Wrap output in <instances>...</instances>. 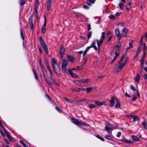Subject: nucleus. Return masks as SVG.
<instances>
[{
  "mask_svg": "<svg viewBox=\"0 0 147 147\" xmlns=\"http://www.w3.org/2000/svg\"><path fill=\"white\" fill-rule=\"evenodd\" d=\"M95 44L96 42L95 40H94L92 42L90 46L91 48L93 47L97 51L98 50V48L95 45Z\"/></svg>",
  "mask_w": 147,
  "mask_h": 147,
  "instance_id": "15",
  "label": "nucleus"
},
{
  "mask_svg": "<svg viewBox=\"0 0 147 147\" xmlns=\"http://www.w3.org/2000/svg\"><path fill=\"white\" fill-rule=\"evenodd\" d=\"M119 6L121 9H122L123 7V4L122 3H119Z\"/></svg>",
  "mask_w": 147,
  "mask_h": 147,
  "instance_id": "51",
  "label": "nucleus"
},
{
  "mask_svg": "<svg viewBox=\"0 0 147 147\" xmlns=\"http://www.w3.org/2000/svg\"><path fill=\"white\" fill-rule=\"evenodd\" d=\"M67 64V62L65 60H63V61L62 63V69L64 71H66V68Z\"/></svg>",
  "mask_w": 147,
  "mask_h": 147,
  "instance_id": "5",
  "label": "nucleus"
},
{
  "mask_svg": "<svg viewBox=\"0 0 147 147\" xmlns=\"http://www.w3.org/2000/svg\"><path fill=\"white\" fill-rule=\"evenodd\" d=\"M131 138L133 140L136 141H137L139 140V138L134 135H132L131 136Z\"/></svg>",
  "mask_w": 147,
  "mask_h": 147,
  "instance_id": "23",
  "label": "nucleus"
},
{
  "mask_svg": "<svg viewBox=\"0 0 147 147\" xmlns=\"http://www.w3.org/2000/svg\"><path fill=\"white\" fill-rule=\"evenodd\" d=\"M39 41L41 45L44 48L45 51L47 54H48V50L47 47V46L45 44L44 40L41 37H40Z\"/></svg>",
  "mask_w": 147,
  "mask_h": 147,
  "instance_id": "2",
  "label": "nucleus"
},
{
  "mask_svg": "<svg viewBox=\"0 0 147 147\" xmlns=\"http://www.w3.org/2000/svg\"><path fill=\"white\" fill-rule=\"evenodd\" d=\"M83 125L84 126L89 127L90 126V125L89 124H86L85 122H84L81 121V125Z\"/></svg>",
  "mask_w": 147,
  "mask_h": 147,
  "instance_id": "40",
  "label": "nucleus"
},
{
  "mask_svg": "<svg viewBox=\"0 0 147 147\" xmlns=\"http://www.w3.org/2000/svg\"><path fill=\"white\" fill-rule=\"evenodd\" d=\"M20 34L21 37L23 40H25V37L23 35V33L22 31V30H20Z\"/></svg>",
  "mask_w": 147,
  "mask_h": 147,
  "instance_id": "34",
  "label": "nucleus"
},
{
  "mask_svg": "<svg viewBox=\"0 0 147 147\" xmlns=\"http://www.w3.org/2000/svg\"><path fill=\"white\" fill-rule=\"evenodd\" d=\"M147 47L146 46V44L145 43H144L143 44V50L144 51H145Z\"/></svg>",
  "mask_w": 147,
  "mask_h": 147,
  "instance_id": "48",
  "label": "nucleus"
},
{
  "mask_svg": "<svg viewBox=\"0 0 147 147\" xmlns=\"http://www.w3.org/2000/svg\"><path fill=\"white\" fill-rule=\"evenodd\" d=\"M37 9H35V16L36 18H37L38 17V14Z\"/></svg>",
  "mask_w": 147,
  "mask_h": 147,
  "instance_id": "46",
  "label": "nucleus"
},
{
  "mask_svg": "<svg viewBox=\"0 0 147 147\" xmlns=\"http://www.w3.org/2000/svg\"><path fill=\"white\" fill-rule=\"evenodd\" d=\"M118 67L117 70V73H118L120 71H121V69L123 68V67L125 66L124 64H123L122 63H118Z\"/></svg>",
  "mask_w": 147,
  "mask_h": 147,
  "instance_id": "10",
  "label": "nucleus"
},
{
  "mask_svg": "<svg viewBox=\"0 0 147 147\" xmlns=\"http://www.w3.org/2000/svg\"><path fill=\"white\" fill-rule=\"evenodd\" d=\"M20 5H23L26 3L25 0H20Z\"/></svg>",
  "mask_w": 147,
  "mask_h": 147,
  "instance_id": "37",
  "label": "nucleus"
},
{
  "mask_svg": "<svg viewBox=\"0 0 147 147\" xmlns=\"http://www.w3.org/2000/svg\"><path fill=\"white\" fill-rule=\"evenodd\" d=\"M130 88L133 91L136 90V89L134 86L132 85H131L130 86Z\"/></svg>",
  "mask_w": 147,
  "mask_h": 147,
  "instance_id": "54",
  "label": "nucleus"
},
{
  "mask_svg": "<svg viewBox=\"0 0 147 147\" xmlns=\"http://www.w3.org/2000/svg\"><path fill=\"white\" fill-rule=\"evenodd\" d=\"M92 35V32L91 31L90 32H89L88 34V39H89L91 38Z\"/></svg>",
  "mask_w": 147,
  "mask_h": 147,
  "instance_id": "43",
  "label": "nucleus"
},
{
  "mask_svg": "<svg viewBox=\"0 0 147 147\" xmlns=\"http://www.w3.org/2000/svg\"><path fill=\"white\" fill-rule=\"evenodd\" d=\"M20 142L22 144L24 147H28V146L25 144L22 141L20 140Z\"/></svg>",
  "mask_w": 147,
  "mask_h": 147,
  "instance_id": "42",
  "label": "nucleus"
},
{
  "mask_svg": "<svg viewBox=\"0 0 147 147\" xmlns=\"http://www.w3.org/2000/svg\"><path fill=\"white\" fill-rule=\"evenodd\" d=\"M32 69L34 73L35 77L36 80H38V77L37 75V73L35 70L34 69V68L33 67L32 68Z\"/></svg>",
  "mask_w": 147,
  "mask_h": 147,
  "instance_id": "20",
  "label": "nucleus"
},
{
  "mask_svg": "<svg viewBox=\"0 0 147 147\" xmlns=\"http://www.w3.org/2000/svg\"><path fill=\"white\" fill-rule=\"evenodd\" d=\"M120 49H117L115 50V54L113 55L114 59H113L110 62V63L112 64L113 63V62L115 60L117 57L118 56L119 54Z\"/></svg>",
  "mask_w": 147,
  "mask_h": 147,
  "instance_id": "3",
  "label": "nucleus"
},
{
  "mask_svg": "<svg viewBox=\"0 0 147 147\" xmlns=\"http://www.w3.org/2000/svg\"><path fill=\"white\" fill-rule=\"evenodd\" d=\"M65 48L63 46H61L60 51V54L61 57H62L65 53Z\"/></svg>",
  "mask_w": 147,
  "mask_h": 147,
  "instance_id": "13",
  "label": "nucleus"
},
{
  "mask_svg": "<svg viewBox=\"0 0 147 147\" xmlns=\"http://www.w3.org/2000/svg\"><path fill=\"white\" fill-rule=\"evenodd\" d=\"M64 99L68 102H70L71 103L77 104L78 101L75 100H72L68 99L67 97H64Z\"/></svg>",
  "mask_w": 147,
  "mask_h": 147,
  "instance_id": "8",
  "label": "nucleus"
},
{
  "mask_svg": "<svg viewBox=\"0 0 147 147\" xmlns=\"http://www.w3.org/2000/svg\"><path fill=\"white\" fill-rule=\"evenodd\" d=\"M128 32V30L127 29L125 28L123 29L122 30V35L124 37H126Z\"/></svg>",
  "mask_w": 147,
  "mask_h": 147,
  "instance_id": "12",
  "label": "nucleus"
},
{
  "mask_svg": "<svg viewBox=\"0 0 147 147\" xmlns=\"http://www.w3.org/2000/svg\"><path fill=\"white\" fill-rule=\"evenodd\" d=\"M141 51H140L139 49H137V51L136 53V55L135 56V58H138V56L140 53Z\"/></svg>",
  "mask_w": 147,
  "mask_h": 147,
  "instance_id": "38",
  "label": "nucleus"
},
{
  "mask_svg": "<svg viewBox=\"0 0 147 147\" xmlns=\"http://www.w3.org/2000/svg\"><path fill=\"white\" fill-rule=\"evenodd\" d=\"M133 42V41L131 40L129 43V47H128L129 49H131L133 47L132 44Z\"/></svg>",
  "mask_w": 147,
  "mask_h": 147,
  "instance_id": "35",
  "label": "nucleus"
},
{
  "mask_svg": "<svg viewBox=\"0 0 147 147\" xmlns=\"http://www.w3.org/2000/svg\"><path fill=\"white\" fill-rule=\"evenodd\" d=\"M121 133L120 132H119L117 134V136L119 138L120 137L121 135Z\"/></svg>",
  "mask_w": 147,
  "mask_h": 147,
  "instance_id": "62",
  "label": "nucleus"
},
{
  "mask_svg": "<svg viewBox=\"0 0 147 147\" xmlns=\"http://www.w3.org/2000/svg\"><path fill=\"white\" fill-rule=\"evenodd\" d=\"M91 48L90 46L87 47L86 50L84 52L83 56H84L86 53L87 52L89 51V49Z\"/></svg>",
  "mask_w": 147,
  "mask_h": 147,
  "instance_id": "25",
  "label": "nucleus"
},
{
  "mask_svg": "<svg viewBox=\"0 0 147 147\" xmlns=\"http://www.w3.org/2000/svg\"><path fill=\"white\" fill-rule=\"evenodd\" d=\"M140 78V76L138 74L136 77L135 81L136 82H138L139 79Z\"/></svg>",
  "mask_w": 147,
  "mask_h": 147,
  "instance_id": "41",
  "label": "nucleus"
},
{
  "mask_svg": "<svg viewBox=\"0 0 147 147\" xmlns=\"http://www.w3.org/2000/svg\"><path fill=\"white\" fill-rule=\"evenodd\" d=\"M133 119V121H138L139 119V117L137 115H131Z\"/></svg>",
  "mask_w": 147,
  "mask_h": 147,
  "instance_id": "18",
  "label": "nucleus"
},
{
  "mask_svg": "<svg viewBox=\"0 0 147 147\" xmlns=\"http://www.w3.org/2000/svg\"><path fill=\"white\" fill-rule=\"evenodd\" d=\"M69 72L70 75L73 77L74 78H76L78 77L77 76L76 74L72 73V71L70 69H69Z\"/></svg>",
  "mask_w": 147,
  "mask_h": 147,
  "instance_id": "19",
  "label": "nucleus"
},
{
  "mask_svg": "<svg viewBox=\"0 0 147 147\" xmlns=\"http://www.w3.org/2000/svg\"><path fill=\"white\" fill-rule=\"evenodd\" d=\"M88 106L90 109H93L96 107L95 105L92 104H89Z\"/></svg>",
  "mask_w": 147,
  "mask_h": 147,
  "instance_id": "39",
  "label": "nucleus"
},
{
  "mask_svg": "<svg viewBox=\"0 0 147 147\" xmlns=\"http://www.w3.org/2000/svg\"><path fill=\"white\" fill-rule=\"evenodd\" d=\"M51 0H48L47 1V10L49 11L51 8Z\"/></svg>",
  "mask_w": 147,
  "mask_h": 147,
  "instance_id": "11",
  "label": "nucleus"
},
{
  "mask_svg": "<svg viewBox=\"0 0 147 147\" xmlns=\"http://www.w3.org/2000/svg\"><path fill=\"white\" fill-rule=\"evenodd\" d=\"M67 58L68 59L71 61H73L74 60V58L71 57L70 55H67Z\"/></svg>",
  "mask_w": 147,
  "mask_h": 147,
  "instance_id": "28",
  "label": "nucleus"
},
{
  "mask_svg": "<svg viewBox=\"0 0 147 147\" xmlns=\"http://www.w3.org/2000/svg\"><path fill=\"white\" fill-rule=\"evenodd\" d=\"M55 109L58 112L60 113L61 112V110L58 107H56Z\"/></svg>",
  "mask_w": 147,
  "mask_h": 147,
  "instance_id": "52",
  "label": "nucleus"
},
{
  "mask_svg": "<svg viewBox=\"0 0 147 147\" xmlns=\"http://www.w3.org/2000/svg\"><path fill=\"white\" fill-rule=\"evenodd\" d=\"M50 73V77L51 78V79H52V78H54L53 77V74L52 73V71L49 72Z\"/></svg>",
  "mask_w": 147,
  "mask_h": 147,
  "instance_id": "53",
  "label": "nucleus"
},
{
  "mask_svg": "<svg viewBox=\"0 0 147 147\" xmlns=\"http://www.w3.org/2000/svg\"><path fill=\"white\" fill-rule=\"evenodd\" d=\"M88 30H90L91 29V26L90 24H89L88 25Z\"/></svg>",
  "mask_w": 147,
  "mask_h": 147,
  "instance_id": "63",
  "label": "nucleus"
},
{
  "mask_svg": "<svg viewBox=\"0 0 147 147\" xmlns=\"http://www.w3.org/2000/svg\"><path fill=\"white\" fill-rule=\"evenodd\" d=\"M71 90L73 92H78L80 91V88H72Z\"/></svg>",
  "mask_w": 147,
  "mask_h": 147,
  "instance_id": "22",
  "label": "nucleus"
},
{
  "mask_svg": "<svg viewBox=\"0 0 147 147\" xmlns=\"http://www.w3.org/2000/svg\"><path fill=\"white\" fill-rule=\"evenodd\" d=\"M115 33L118 39L120 41L121 38V36L118 29H117L115 30Z\"/></svg>",
  "mask_w": 147,
  "mask_h": 147,
  "instance_id": "7",
  "label": "nucleus"
},
{
  "mask_svg": "<svg viewBox=\"0 0 147 147\" xmlns=\"http://www.w3.org/2000/svg\"><path fill=\"white\" fill-rule=\"evenodd\" d=\"M89 80L88 79H80V81L81 82V83H85L87 82H89Z\"/></svg>",
  "mask_w": 147,
  "mask_h": 147,
  "instance_id": "24",
  "label": "nucleus"
},
{
  "mask_svg": "<svg viewBox=\"0 0 147 147\" xmlns=\"http://www.w3.org/2000/svg\"><path fill=\"white\" fill-rule=\"evenodd\" d=\"M122 141L124 142L128 143H132L133 142V141L131 140L125 139L123 140Z\"/></svg>",
  "mask_w": 147,
  "mask_h": 147,
  "instance_id": "26",
  "label": "nucleus"
},
{
  "mask_svg": "<svg viewBox=\"0 0 147 147\" xmlns=\"http://www.w3.org/2000/svg\"><path fill=\"white\" fill-rule=\"evenodd\" d=\"M146 54V52L145 51H144L143 54L142 56V59H141V61H144V59L145 58V56Z\"/></svg>",
  "mask_w": 147,
  "mask_h": 147,
  "instance_id": "31",
  "label": "nucleus"
},
{
  "mask_svg": "<svg viewBox=\"0 0 147 147\" xmlns=\"http://www.w3.org/2000/svg\"><path fill=\"white\" fill-rule=\"evenodd\" d=\"M46 67L47 70L49 71V72L52 71L49 65L48 62L47 61L46 62Z\"/></svg>",
  "mask_w": 147,
  "mask_h": 147,
  "instance_id": "27",
  "label": "nucleus"
},
{
  "mask_svg": "<svg viewBox=\"0 0 147 147\" xmlns=\"http://www.w3.org/2000/svg\"><path fill=\"white\" fill-rule=\"evenodd\" d=\"M144 67V61H141V68H143Z\"/></svg>",
  "mask_w": 147,
  "mask_h": 147,
  "instance_id": "49",
  "label": "nucleus"
},
{
  "mask_svg": "<svg viewBox=\"0 0 147 147\" xmlns=\"http://www.w3.org/2000/svg\"><path fill=\"white\" fill-rule=\"evenodd\" d=\"M95 103L97 105L99 106H101L104 105L105 102H99V101H96L95 102Z\"/></svg>",
  "mask_w": 147,
  "mask_h": 147,
  "instance_id": "21",
  "label": "nucleus"
},
{
  "mask_svg": "<svg viewBox=\"0 0 147 147\" xmlns=\"http://www.w3.org/2000/svg\"><path fill=\"white\" fill-rule=\"evenodd\" d=\"M105 32H103L102 33L100 39L102 40H103L105 39Z\"/></svg>",
  "mask_w": 147,
  "mask_h": 147,
  "instance_id": "29",
  "label": "nucleus"
},
{
  "mask_svg": "<svg viewBox=\"0 0 147 147\" xmlns=\"http://www.w3.org/2000/svg\"><path fill=\"white\" fill-rule=\"evenodd\" d=\"M128 61V59H126L124 61V63H122L123 64H124V65L125 66L126 64Z\"/></svg>",
  "mask_w": 147,
  "mask_h": 147,
  "instance_id": "58",
  "label": "nucleus"
},
{
  "mask_svg": "<svg viewBox=\"0 0 147 147\" xmlns=\"http://www.w3.org/2000/svg\"><path fill=\"white\" fill-rule=\"evenodd\" d=\"M71 121L74 123L77 126H78L79 125H81V121H78L75 118H71Z\"/></svg>",
  "mask_w": 147,
  "mask_h": 147,
  "instance_id": "6",
  "label": "nucleus"
},
{
  "mask_svg": "<svg viewBox=\"0 0 147 147\" xmlns=\"http://www.w3.org/2000/svg\"><path fill=\"white\" fill-rule=\"evenodd\" d=\"M77 53H79L80 54H83L84 52L82 51H81L77 52Z\"/></svg>",
  "mask_w": 147,
  "mask_h": 147,
  "instance_id": "60",
  "label": "nucleus"
},
{
  "mask_svg": "<svg viewBox=\"0 0 147 147\" xmlns=\"http://www.w3.org/2000/svg\"><path fill=\"white\" fill-rule=\"evenodd\" d=\"M105 137L109 140H111L112 139L110 135H107Z\"/></svg>",
  "mask_w": 147,
  "mask_h": 147,
  "instance_id": "47",
  "label": "nucleus"
},
{
  "mask_svg": "<svg viewBox=\"0 0 147 147\" xmlns=\"http://www.w3.org/2000/svg\"><path fill=\"white\" fill-rule=\"evenodd\" d=\"M32 18L31 21L30 22V24L31 29L32 30H33L34 29V24H33V22L32 21Z\"/></svg>",
  "mask_w": 147,
  "mask_h": 147,
  "instance_id": "32",
  "label": "nucleus"
},
{
  "mask_svg": "<svg viewBox=\"0 0 147 147\" xmlns=\"http://www.w3.org/2000/svg\"><path fill=\"white\" fill-rule=\"evenodd\" d=\"M42 73L43 75V76L44 77V78L45 80V82H46V83L50 87H52L53 86V84L48 79L45 72Z\"/></svg>",
  "mask_w": 147,
  "mask_h": 147,
  "instance_id": "4",
  "label": "nucleus"
},
{
  "mask_svg": "<svg viewBox=\"0 0 147 147\" xmlns=\"http://www.w3.org/2000/svg\"><path fill=\"white\" fill-rule=\"evenodd\" d=\"M0 132L3 136L4 137L5 136L4 134L1 129H0Z\"/></svg>",
  "mask_w": 147,
  "mask_h": 147,
  "instance_id": "59",
  "label": "nucleus"
},
{
  "mask_svg": "<svg viewBox=\"0 0 147 147\" xmlns=\"http://www.w3.org/2000/svg\"><path fill=\"white\" fill-rule=\"evenodd\" d=\"M93 89V87L88 88L86 89L87 93L90 92Z\"/></svg>",
  "mask_w": 147,
  "mask_h": 147,
  "instance_id": "33",
  "label": "nucleus"
},
{
  "mask_svg": "<svg viewBox=\"0 0 147 147\" xmlns=\"http://www.w3.org/2000/svg\"><path fill=\"white\" fill-rule=\"evenodd\" d=\"M74 82L77 85H81V82L80 81V80H76Z\"/></svg>",
  "mask_w": 147,
  "mask_h": 147,
  "instance_id": "44",
  "label": "nucleus"
},
{
  "mask_svg": "<svg viewBox=\"0 0 147 147\" xmlns=\"http://www.w3.org/2000/svg\"><path fill=\"white\" fill-rule=\"evenodd\" d=\"M116 103L115 105V107L116 108H120L121 105L120 103V102L119 99L117 98L116 100Z\"/></svg>",
  "mask_w": 147,
  "mask_h": 147,
  "instance_id": "16",
  "label": "nucleus"
},
{
  "mask_svg": "<svg viewBox=\"0 0 147 147\" xmlns=\"http://www.w3.org/2000/svg\"><path fill=\"white\" fill-rule=\"evenodd\" d=\"M124 55H123L122 56V57H121V59H120V60L119 61V62H118V63H119V64L121 63L122 62V61H123V58H124Z\"/></svg>",
  "mask_w": 147,
  "mask_h": 147,
  "instance_id": "45",
  "label": "nucleus"
},
{
  "mask_svg": "<svg viewBox=\"0 0 147 147\" xmlns=\"http://www.w3.org/2000/svg\"><path fill=\"white\" fill-rule=\"evenodd\" d=\"M142 125H143L144 128L145 129H147V121H144V122L142 123Z\"/></svg>",
  "mask_w": 147,
  "mask_h": 147,
  "instance_id": "30",
  "label": "nucleus"
},
{
  "mask_svg": "<svg viewBox=\"0 0 147 147\" xmlns=\"http://www.w3.org/2000/svg\"><path fill=\"white\" fill-rule=\"evenodd\" d=\"M88 1L91 3L93 4L95 2V0H88Z\"/></svg>",
  "mask_w": 147,
  "mask_h": 147,
  "instance_id": "61",
  "label": "nucleus"
},
{
  "mask_svg": "<svg viewBox=\"0 0 147 147\" xmlns=\"http://www.w3.org/2000/svg\"><path fill=\"white\" fill-rule=\"evenodd\" d=\"M109 18L113 20L115 18V17L113 15H111L109 16Z\"/></svg>",
  "mask_w": 147,
  "mask_h": 147,
  "instance_id": "50",
  "label": "nucleus"
},
{
  "mask_svg": "<svg viewBox=\"0 0 147 147\" xmlns=\"http://www.w3.org/2000/svg\"><path fill=\"white\" fill-rule=\"evenodd\" d=\"M39 4V2L38 1V0H36V2L35 4V9H37L38 7V6Z\"/></svg>",
  "mask_w": 147,
  "mask_h": 147,
  "instance_id": "36",
  "label": "nucleus"
},
{
  "mask_svg": "<svg viewBox=\"0 0 147 147\" xmlns=\"http://www.w3.org/2000/svg\"><path fill=\"white\" fill-rule=\"evenodd\" d=\"M47 24L46 23H44L42 28V32L44 34H45L46 32V27Z\"/></svg>",
  "mask_w": 147,
  "mask_h": 147,
  "instance_id": "17",
  "label": "nucleus"
},
{
  "mask_svg": "<svg viewBox=\"0 0 147 147\" xmlns=\"http://www.w3.org/2000/svg\"><path fill=\"white\" fill-rule=\"evenodd\" d=\"M103 41V40L101 39H100V40H96L97 45L98 46V52L99 51L100 46L102 43Z\"/></svg>",
  "mask_w": 147,
  "mask_h": 147,
  "instance_id": "9",
  "label": "nucleus"
},
{
  "mask_svg": "<svg viewBox=\"0 0 147 147\" xmlns=\"http://www.w3.org/2000/svg\"><path fill=\"white\" fill-rule=\"evenodd\" d=\"M115 98L114 97H113L111 99L110 101V107H113L114 106V104H115Z\"/></svg>",
  "mask_w": 147,
  "mask_h": 147,
  "instance_id": "14",
  "label": "nucleus"
},
{
  "mask_svg": "<svg viewBox=\"0 0 147 147\" xmlns=\"http://www.w3.org/2000/svg\"><path fill=\"white\" fill-rule=\"evenodd\" d=\"M51 64L53 70L57 76H60L61 74L60 73V68L58 64L57 60L53 58L51 61Z\"/></svg>",
  "mask_w": 147,
  "mask_h": 147,
  "instance_id": "1",
  "label": "nucleus"
},
{
  "mask_svg": "<svg viewBox=\"0 0 147 147\" xmlns=\"http://www.w3.org/2000/svg\"><path fill=\"white\" fill-rule=\"evenodd\" d=\"M7 138L9 139L11 141H13V139H12L11 136L10 135L9 136L7 137Z\"/></svg>",
  "mask_w": 147,
  "mask_h": 147,
  "instance_id": "56",
  "label": "nucleus"
},
{
  "mask_svg": "<svg viewBox=\"0 0 147 147\" xmlns=\"http://www.w3.org/2000/svg\"><path fill=\"white\" fill-rule=\"evenodd\" d=\"M97 137L99 139H100V140H102V141H104V139L103 138H102L101 136H97Z\"/></svg>",
  "mask_w": 147,
  "mask_h": 147,
  "instance_id": "57",
  "label": "nucleus"
},
{
  "mask_svg": "<svg viewBox=\"0 0 147 147\" xmlns=\"http://www.w3.org/2000/svg\"><path fill=\"white\" fill-rule=\"evenodd\" d=\"M137 98V97L136 96H133V98H132V100L133 101L135 100Z\"/></svg>",
  "mask_w": 147,
  "mask_h": 147,
  "instance_id": "64",
  "label": "nucleus"
},
{
  "mask_svg": "<svg viewBox=\"0 0 147 147\" xmlns=\"http://www.w3.org/2000/svg\"><path fill=\"white\" fill-rule=\"evenodd\" d=\"M4 131L7 137L10 135L9 134L7 131L5 129H4Z\"/></svg>",
  "mask_w": 147,
  "mask_h": 147,
  "instance_id": "55",
  "label": "nucleus"
}]
</instances>
